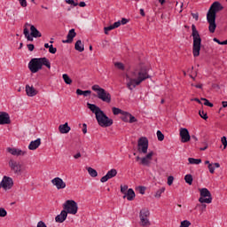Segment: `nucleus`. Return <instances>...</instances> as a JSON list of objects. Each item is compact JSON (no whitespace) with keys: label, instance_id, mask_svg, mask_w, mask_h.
I'll list each match as a JSON object with an SVG mask.
<instances>
[{"label":"nucleus","instance_id":"obj_1","mask_svg":"<svg viewBox=\"0 0 227 227\" xmlns=\"http://www.w3.org/2000/svg\"><path fill=\"white\" fill-rule=\"evenodd\" d=\"M150 77L152 76L148 74V69H146V67L137 68L131 73L129 81L127 82V88L132 91V90L137 86H139V84L144 81H146V79H150Z\"/></svg>","mask_w":227,"mask_h":227},{"label":"nucleus","instance_id":"obj_60","mask_svg":"<svg viewBox=\"0 0 227 227\" xmlns=\"http://www.w3.org/2000/svg\"><path fill=\"white\" fill-rule=\"evenodd\" d=\"M81 157V153H77L76 154L74 155V159H80Z\"/></svg>","mask_w":227,"mask_h":227},{"label":"nucleus","instance_id":"obj_31","mask_svg":"<svg viewBox=\"0 0 227 227\" xmlns=\"http://www.w3.org/2000/svg\"><path fill=\"white\" fill-rule=\"evenodd\" d=\"M192 175L191 174H187L185 176H184V181L186 182V184H188V185H192Z\"/></svg>","mask_w":227,"mask_h":227},{"label":"nucleus","instance_id":"obj_27","mask_svg":"<svg viewBox=\"0 0 227 227\" xmlns=\"http://www.w3.org/2000/svg\"><path fill=\"white\" fill-rule=\"evenodd\" d=\"M23 34L25 35V38H27L28 42H33L35 37L29 34V29L24 28Z\"/></svg>","mask_w":227,"mask_h":227},{"label":"nucleus","instance_id":"obj_50","mask_svg":"<svg viewBox=\"0 0 227 227\" xmlns=\"http://www.w3.org/2000/svg\"><path fill=\"white\" fill-rule=\"evenodd\" d=\"M20 1V6H22V8H26V6H27V1L26 0H19Z\"/></svg>","mask_w":227,"mask_h":227},{"label":"nucleus","instance_id":"obj_59","mask_svg":"<svg viewBox=\"0 0 227 227\" xmlns=\"http://www.w3.org/2000/svg\"><path fill=\"white\" fill-rule=\"evenodd\" d=\"M79 6H80L81 8H84V6H86V2H80V3H79Z\"/></svg>","mask_w":227,"mask_h":227},{"label":"nucleus","instance_id":"obj_21","mask_svg":"<svg viewBox=\"0 0 227 227\" xmlns=\"http://www.w3.org/2000/svg\"><path fill=\"white\" fill-rule=\"evenodd\" d=\"M67 217H68L67 210H62L60 214L55 217V221L56 223H65V221H67Z\"/></svg>","mask_w":227,"mask_h":227},{"label":"nucleus","instance_id":"obj_43","mask_svg":"<svg viewBox=\"0 0 227 227\" xmlns=\"http://www.w3.org/2000/svg\"><path fill=\"white\" fill-rule=\"evenodd\" d=\"M128 191H129V186L128 185H121V192L122 194L125 195Z\"/></svg>","mask_w":227,"mask_h":227},{"label":"nucleus","instance_id":"obj_34","mask_svg":"<svg viewBox=\"0 0 227 227\" xmlns=\"http://www.w3.org/2000/svg\"><path fill=\"white\" fill-rule=\"evenodd\" d=\"M188 161L189 164H201V159L189 158Z\"/></svg>","mask_w":227,"mask_h":227},{"label":"nucleus","instance_id":"obj_25","mask_svg":"<svg viewBox=\"0 0 227 227\" xmlns=\"http://www.w3.org/2000/svg\"><path fill=\"white\" fill-rule=\"evenodd\" d=\"M40 145H42V139L40 138L31 141L28 145V150H36Z\"/></svg>","mask_w":227,"mask_h":227},{"label":"nucleus","instance_id":"obj_17","mask_svg":"<svg viewBox=\"0 0 227 227\" xmlns=\"http://www.w3.org/2000/svg\"><path fill=\"white\" fill-rule=\"evenodd\" d=\"M153 157V152H149L145 157L141 158V165L142 166H147L150 167V160H152V158Z\"/></svg>","mask_w":227,"mask_h":227},{"label":"nucleus","instance_id":"obj_48","mask_svg":"<svg viewBox=\"0 0 227 227\" xmlns=\"http://www.w3.org/2000/svg\"><path fill=\"white\" fill-rule=\"evenodd\" d=\"M222 145H223V150H226V146H227V139L226 137H223L222 139Z\"/></svg>","mask_w":227,"mask_h":227},{"label":"nucleus","instance_id":"obj_40","mask_svg":"<svg viewBox=\"0 0 227 227\" xmlns=\"http://www.w3.org/2000/svg\"><path fill=\"white\" fill-rule=\"evenodd\" d=\"M8 212L4 207H0V217H6Z\"/></svg>","mask_w":227,"mask_h":227},{"label":"nucleus","instance_id":"obj_28","mask_svg":"<svg viewBox=\"0 0 227 227\" xmlns=\"http://www.w3.org/2000/svg\"><path fill=\"white\" fill-rule=\"evenodd\" d=\"M87 171L89 173V175H90L92 176V178H96V176H98V172H97L95 170V168L89 167L87 168Z\"/></svg>","mask_w":227,"mask_h":227},{"label":"nucleus","instance_id":"obj_9","mask_svg":"<svg viewBox=\"0 0 227 227\" xmlns=\"http://www.w3.org/2000/svg\"><path fill=\"white\" fill-rule=\"evenodd\" d=\"M8 164L11 171H12L14 175H22V165L19 161L11 159Z\"/></svg>","mask_w":227,"mask_h":227},{"label":"nucleus","instance_id":"obj_46","mask_svg":"<svg viewBox=\"0 0 227 227\" xmlns=\"http://www.w3.org/2000/svg\"><path fill=\"white\" fill-rule=\"evenodd\" d=\"M190 224L191 222H189L188 220H184L183 222H181L180 227H189Z\"/></svg>","mask_w":227,"mask_h":227},{"label":"nucleus","instance_id":"obj_5","mask_svg":"<svg viewBox=\"0 0 227 227\" xmlns=\"http://www.w3.org/2000/svg\"><path fill=\"white\" fill-rule=\"evenodd\" d=\"M192 36L193 38L192 54L194 58H198L201 51V36H200V32H198L194 24L192 25Z\"/></svg>","mask_w":227,"mask_h":227},{"label":"nucleus","instance_id":"obj_62","mask_svg":"<svg viewBox=\"0 0 227 227\" xmlns=\"http://www.w3.org/2000/svg\"><path fill=\"white\" fill-rule=\"evenodd\" d=\"M194 88H198L199 90H201V88H203L202 84H196L194 85Z\"/></svg>","mask_w":227,"mask_h":227},{"label":"nucleus","instance_id":"obj_53","mask_svg":"<svg viewBox=\"0 0 227 227\" xmlns=\"http://www.w3.org/2000/svg\"><path fill=\"white\" fill-rule=\"evenodd\" d=\"M192 19H195L196 20H199L200 19V14L198 12H192Z\"/></svg>","mask_w":227,"mask_h":227},{"label":"nucleus","instance_id":"obj_56","mask_svg":"<svg viewBox=\"0 0 227 227\" xmlns=\"http://www.w3.org/2000/svg\"><path fill=\"white\" fill-rule=\"evenodd\" d=\"M27 49L30 52H33L35 51V44H27Z\"/></svg>","mask_w":227,"mask_h":227},{"label":"nucleus","instance_id":"obj_64","mask_svg":"<svg viewBox=\"0 0 227 227\" xmlns=\"http://www.w3.org/2000/svg\"><path fill=\"white\" fill-rule=\"evenodd\" d=\"M215 168H221V164H219V163H214V165H213Z\"/></svg>","mask_w":227,"mask_h":227},{"label":"nucleus","instance_id":"obj_14","mask_svg":"<svg viewBox=\"0 0 227 227\" xmlns=\"http://www.w3.org/2000/svg\"><path fill=\"white\" fill-rule=\"evenodd\" d=\"M116 175H118V171L116 170V168H112L111 170H109L106 173V176L101 177L100 182H102V184H106V182H107V180H111V178H114V176H116Z\"/></svg>","mask_w":227,"mask_h":227},{"label":"nucleus","instance_id":"obj_39","mask_svg":"<svg viewBox=\"0 0 227 227\" xmlns=\"http://www.w3.org/2000/svg\"><path fill=\"white\" fill-rule=\"evenodd\" d=\"M114 67H116V68H118L119 70H125V66L121 62H116L114 64Z\"/></svg>","mask_w":227,"mask_h":227},{"label":"nucleus","instance_id":"obj_51","mask_svg":"<svg viewBox=\"0 0 227 227\" xmlns=\"http://www.w3.org/2000/svg\"><path fill=\"white\" fill-rule=\"evenodd\" d=\"M36 227H47V224L43 221H39Z\"/></svg>","mask_w":227,"mask_h":227},{"label":"nucleus","instance_id":"obj_35","mask_svg":"<svg viewBox=\"0 0 227 227\" xmlns=\"http://www.w3.org/2000/svg\"><path fill=\"white\" fill-rule=\"evenodd\" d=\"M199 114H200V118H202V120H208V115L207 114V112H205L203 110H200Z\"/></svg>","mask_w":227,"mask_h":227},{"label":"nucleus","instance_id":"obj_22","mask_svg":"<svg viewBox=\"0 0 227 227\" xmlns=\"http://www.w3.org/2000/svg\"><path fill=\"white\" fill-rule=\"evenodd\" d=\"M125 198H127L128 201L134 200V199L136 198V192L132 188L128 189L126 193H124L123 200H125Z\"/></svg>","mask_w":227,"mask_h":227},{"label":"nucleus","instance_id":"obj_18","mask_svg":"<svg viewBox=\"0 0 227 227\" xmlns=\"http://www.w3.org/2000/svg\"><path fill=\"white\" fill-rule=\"evenodd\" d=\"M7 152L11 153V155H14L16 157H20V155L24 156L26 155V153H27L26 151H22L20 149L12 148V147H8Z\"/></svg>","mask_w":227,"mask_h":227},{"label":"nucleus","instance_id":"obj_12","mask_svg":"<svg viewBox=\"0 0 227 227\" xmlns=\"http://www.w3.org/2000/svg\"><path fill=\"white\" fill-rule=\"evenodd\" d=\"M0 185L4 191H10L13 187V178L4 176L2 181L0 182Z\"/></svg>","mask_w":227,"mask_h":227},{"label":"nucleus","instance_id":"obj_8","mask_svg":"<svg viewBox=\"0 0 227 227\" xmlns=\"http://www.w3.org/2000/svg\"><path fill=\"white\" fill-rule=\"evenodd\" d=\"M200 198L199 199L200 203H212V193L207 188H201L200 190Z\"/></svg>","mask_w":227,"mask_h":227},{"label":"nucleus","instance_id":"obj_54","mask_svg":"<svg viewBox=\"0 0 227 227\" xmlns=\"http://www.w3.org/2000/svg\"><path fill=\"white\" fill-rule=\"evenodd\" d=\"M114 26V29H116V27H120L121 26V22L119 20V21H116L113 24Z\"/></svg>","mask_w":227,"mask_h":227},{"label":"nucleus","instance_id":"obj_23","mask_svg":"<svg viewBox=\"0 0 227 227\" xmlns=\"http://www.w3.org/2000/svg\"><path fill=\"white\" fill-rule=\"evenodd\" d=\"M30 35L35 38H42V33L35 27V25L30 26Z\"/></svg>","mask_w":227,"mask_h":227},{"label":"nucleus","instance_id":"obj_15","mask_svg":"<svg viewBox=\"0 0 227 227\" xmlns=\"http://www.w3.org/2000/svg\"><path fill=\"white\" fill-rule=\"evenodd\" d=\"M51 184L55 185V187L58 189V191L61 189H65L67 187V183L63 181L60 177H55L51 180Z\"/></svg>","mask_w":227,"mask_h":227},{"label":"nucleus","instance_id":"obj_58","mask_svg":"<svg viewBox=\"0 0 227 227\" xmlns=\"http://www.w3.org/2000/svg\"><path fill=\"white\" fill-rule=\"evenodd\" d=\"M213 41H215L216 43H218V45H222V42L219 39H217L216 37H215L213 39Z\"/></svg>","mask_w":227,"mask_h":227},{"label":"nucleus","instance_id":"obj_47","mask_svg":"<svg viewBox=\"0 0 227 227\" xmlns=\"http://www.w3.org/2000/svg\"><path fill=\"white\" fill-rule=\"evenodd\" d=\"M128 116H129V123H136V121H137V119H136V117H134L130 114H128Z\"/></svg>","mask_w":227,"mask_h":227},{"label":"nucleus","instance_id":"obj_6","mask_svg":"<svg viewBox=\"0 0 227 227\" xmlns=\"http://www.w3.org/2000/svg\"><path fill=\"white\" fill-rule=\"evenodd\" d=\"M91 90L97 93V97L99 100H102V102H106V104H111V93L104 88H101L98 84H95L91 87Z\"/></svg>","mask_w":227,"mask_h":227},{"label":"nucleus","instance_id":"obj_55","mask_svg":"<svg viewBox=\"0 0 227 227\" xmlns=\"http://www.w3.org/2000/svg\"><path fill=\"white\" fill-rule=\"evenodd\" d=\"M82 132H83V134L88 133V125H86V123L82 124Z\"/></svg>","mask_w":227,"mask_h":227},{"label":"nucleus","instance_id":"obj_30","mask_svg":"<svg viewBox=\"0 0 227 227\" xmlns=\"http://www.w3.org/2000/svg\"><path fill=\"white\" fill-rule=\"evenodd\" d=\"M112 111H113V114H114V116H118V114H124V111L118 108V107H115L114 106L112 108Z\"/></svg>","mask_w":227,"mask_h":227},{"label":"nucleus","instance_id":"obj_16","mask_svg":"<svg viewBox=\"0 0 227 227\" xmlns=\"http://www.w3.org/2000/svg\"><path fill=\"white\" fill-rule=\"evenodd\" d=\"M10 114L6 112H0V125H10Z\"/></svg>","mask_w":227,"mask_h":227},{"label":"nucleus","instance_id":"obj_24","mask_svg":"<svg viewBox=\"0 0 227 227\" xmlns=\"http://www.w3.org/2000/svg\"><path fill=\"white\" fill-rule=\"evenodd\" d=\"M59 130L60 134H68L71 130V128L68 126V122H66L59 126Z\"/></svg>","mask_w":227,"mask_h":227},{"label":"nucleus","instance_id":"obj_11","mask_svg":"<svg viewBox=\"0 0 227 227\" xmlns=\"http://www.w3.org/2000/svg\"><path fill=\"white\" fill-rule=\"evenodd\" d=\"M137 151L139 153H148V138L140 137L138 139Z\"/></svg>","mask_w":227,"mask_h":227},{"label":"nucleus","instance_id":"obj_3","mask_svg":"<svg viewBox=\"0 0 227 227\" xmlns=\"http://www.w3.org/2000/svg\"><path fill=\"white\" fill-rule=\"evenodd\" d=\"M87 107L95 114L96 120L100 127H111L113 125V119L106 115V113L97 105L87 103Z\"/></svg>","mask_w":227,"mask_h":227},{"label":"nucleus","instance_id":"obj_61","mask_svg":"<svg viewBox=\"0 0 227 227\" xmlns=\"http://www.w3.org/2000/svg\"><path fill=\"white\" fill-rule=\"evenodd\" d=\"M31 26H33V25H31L29 23H25L24 29H27V27H31Z\"/></svg>","mask_w":227,"mask_h":227},{"label":"nucleus","instance_id":"obj_19","mask_svg":"<svg viewBox=\"0 0 227 227\" xmlns=\"http://www.w3.org/2000/svg\"><path fill=\"white\" fill-rule=\"evenodd\" d=\"M77 36V33H75V29L72 28L69 30L67 35V40H63V43H72L74 42V38Z\"/></svg>","mask_w":227,"mask_h":227},{"label":"nucleus","instance_id":"obj_13","mask_svg":"<svg viewBox=\"0 0 227 227\" xmlns=\"http://www.w3.org/2000/svg\"><path fill=\"white\" fill-rule=\"evenodd\" d=\"M180 137L181 143H189V141H191V135L189 134V129H187L186 128H181Z\"/></svg>","mask_w":227,"mask_h":227},{"label":"nucleus","instance_id":"obj_10","mask_svg":"<svg viewBox=\"0 0 227 227\" xmlns=\"http://www.w3.org/2000/svg\"><path fill=\"white\" fill-rule=\"evenodd\" d=\"M139 217H140V224L142 226H149L150 220L148 219V217H150V210L146 208L140 210Z\"/></svg>","mask_w":227,"mask_h":227},{"label":"nucleus","instance_id":"obj_57","mask_svg":"<svg viewBox=\"0 0 227 227\" xmlns=\"http://www.w3.org/2000/svg\"><path fill=\"white\" fill-rule=\"evenodd\" d=\"M129 22V20L122 18L121 20V24H122V26H125V24H127Z\"/></svg>","mask_w":227,"mask_h":227},{"label":"nucleus","instance_id":"obj_2","mask_svg":"<svg viewBox=\"0 0 227 227\" xmlns=\"http://www.w3.org/2000/svg\"><path fill=\"white\" fill-rule=\"evenodd\" d=\"M224 7L221 4L220 2H214L207 13V21L209 24L208 29L211 33H215V28L217 27V24H215V19L217 17L218 12H223Z\"/></svg>","mask_w":227,"mask_h":227},{"label":"nucleus","instance_id":"obj_63","mask_svg":"<svg viewBox=\"0 0 227 227\" xmlns=\"http://www.w3.org/2000/svg\"><path fill=\"white\" fill-rule=\"evenodd\" d=\"M222 106L223 107H227V101H223Z\"/></svg>","mask_w":227,"mask_h":227},{"label":"nucleus","instance_id":"obj_41","mask_svg":"<svg viewBox=\"0 0 227 227\" xmlns=\"http://www.w3.org/2000/svg\"><path fill=\"white\" fill-rule=\"evenodd\" d=\"M65 2L67 3V4H71L72 6H79V3H77V1H74V0H65Z\"/></svg>","mask_w":227,"mask_h":227},{"label":"nucleus","instance_id":"obj_7","mask_svg":"<svg viewBox=\"0 0 227 227\" xmlns=\"http://www.w3.org/2000/svg\"><path fill=\"white\" fill-rule=\"evenodd\" d=\"M63 208L67 212V214H72L73 215H75V214H77V210H79L77 202L74 200H67L63 205Z\"/></svg>","mask_w":227,"mask_h":227},{"label":"nucleus","instance_id":"obj_42","mask_svg":"<svg viewBox=\"0 0 227 227\" xmlns=\"http://www.w3.org/2000/svg\"><path fill=\"white\" fill-rule=\"evenodd\" d=\"M104 29L105 35H109V31H113V29H114V27L113 25H110L108 27H106Z\"/></svg>","mask_w":227,"mask_h":227},{"label":"nucleus","instance_id":"obj_4","mask_svg":"<svg viewBox=\"0 0 227 227\" xmlns=\"http://www.w3.org/2000/svg\"><path fill=\"white\" fill-rule=\"evenodd\" d=\"M43 67L51 69V61L49 59L43 58H35L32 59L28 63V68L32 74H36L39 70H42Z\"/></svg>","mask_w":227,"mask_h":227},{"label":"nucleus","instance_id":"obj_38","mask_svg":"<svg viewBox=\"0 0 227 227\" xmlns=\"http://www.w3.org/2000/svg\"><path fill=\"white\" fill-rule=\"evenodd\" d=\"M156 135H157L158 141H164V134L160 130H158L156 132Z\"/></svg>","mask_w":227,"mask_h":227},{"label":"nucleus","instance_id":"obj_20","mask_svg":"<svg viewBox=\"0 0 227 227\" xmlns=\"http://www.w3.org/2000/svg\"><path fill=\"white\" fill-rule=\"evenodd\" d=\"M25 90L27 97H36V95H38V90H36L33 86L27 84Z\"/></svg>","mask_w":227,"mask_h":227},{"label":"nucleus","instance_id":"obj_49","mask_svg":"<svg viewBox=\"0 0 227 227\" xmlns=\"http://www.w3.org/2000/svg\"><path fill=\"white\" fill-rule=\"evenodd\" d=\"M173 180H175V177L173 176H170L168 177V185H173Z\"/></svg>","mask_w":227,"mask_h":227},{"label":"nucleus","instance_id":"obj_29","mask_svg":"<svg viewBox=\"0 0 227 227\" xmlns=\"http://www.w3.org/2000/svg\"><path fill=\"white\" fill-rule=\"evenodd\" d=\"M76 95H83V97H88V95H91V90H82L81 89H77Z\"/></svg>","mask_w":227,"mask_h":227},{"label":"nucleus","instance_id":"obj_44","mask_svg":"<svg viewBox=\"0 0 227 227\" xmlns=\"http://www.w3.org/2000/svg\"><path fill=\"white\" fill-rule=\"evenodd\" d=\"M58 49H56L52 44L50 45V48H49V52L51 54H56Z\"/></svg>","mask_w":227,"mask_h":227},{"label":"nucleus","instance_id":"obj_36","mask_svg":"<svg viewBox=\"0 0 227 227\" xmlns=\"http://www.w3.org/2000/svg\"><path fill=\"white\" fill-rule=\"evenodd\" d=\"M166 191L165 187H161L160 189H159L156 193H155V197L156 198H160V196L162 195V193Z\"/></svg>","mask_w":227,"mask_h":227},{"label":"nucleus","instance_id":"obj_32","mask_svg":"<svg viewBox=\"0 0 227 227\" xmlns=\"http://www.w3.org/2000/svg\"><path fill=\"white\" fill-rule=\"evenodd\" d=\"M129 114H130V113L124 111V114H121V120H122V121H125L126 123L129 122V120L130 118Z\"/></svg>","mask_w":227,"mask_h":227},{"label":"nucleus","instance_id":"obj_33","mask_svg":"<svg viewBox=\"0 0 227 227\" xmlns=\"http://www.w3.org/2000/svg\"><path fill=\"white\" fill-rule=\"evenodd\" d=\"M62 79L64 80V82H66V84H72V78H70V76H68V74H64L62 75Z\"/></svg>","mask_w":227,"mask_h":227},{"label":"nucleus","instance_id":"obj_45","mask_svg":"<svg viewBox=\"0 0 227 227\" xmlns=\"http://www.w3.org/2000/svg\"><path fill=\"white\" fill-rule=\"evenodd\" d=\"M209 173H211L212 175H214L215 171V167L214 166V164H209L207 166Z\"/></svg>","mask_w":227,"mask_h":227},{"label":"nucleus","instance_id":"obj_26","mask_svg":"<svg viewBox=\"0 0 227 227\" xmlns=\"http://www.w3.org/2000/svg\"><path fill=\"white\" fill-rule=\"evenodd\" d=\"M75 51H78V52H83L84 51V44L82 43V41L78 40L76 41L74 44Z\"/></svg>","mask_w":227,"mask_h":227},{"label":"nucleus","instance_id":"obj_37","mask_svg":"<svg viewBox=\"0 0 227 227\" xmlns=\"http://www.w3.org/2000/svg\"><path fill=\"white\" fill-rule=\"evenodd\" d=\"M200 100L204 101V106H207V107H214V104L211 103L208 99H207L205 98H201Z\"/></svg>","mask_w":227,"mask_h":227},{"label":"nucleus","instance_id":"obj_52","mask_svg":"<svg viewBox=\"0 0 227 227\" xmlns=\"http://www.w3.org/2000/svg\"><path fill=\"white\" fill-rule=\"evenodd\" d=\"M138 191H139L140 194H145V191H146V187L139 186Z\"/></svg>","mask_w":227,"mask_h":227}]
</instances>
